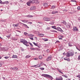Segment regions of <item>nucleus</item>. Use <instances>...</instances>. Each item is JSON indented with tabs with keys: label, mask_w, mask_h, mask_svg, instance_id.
<instances>
[{
	"label": "nucleus",
	"mask_w": 80,
	"mask_h": 80,
	"mask_svg": "<svg viewBox=\"0 0 80 80\" xmlns=\"http://www.w3.org/2000/svg\"><path fill=\"white\" fill-rule=\"evenodd\" d=\"M50 27H48L46 28V30H50Z\"/></svg>",
	"instance_id": "2f4dec72"
},
{
	"label": "nucleus",
	"mask_w": 80,
	"mask_h": 80,
	"mask_svg": "<svg viewBox=\"0 0 80 80\" xmlns=\"http://www.w3.org/2000/svg\"><path fill=\"white\" fill-rule=\"evenodd\" d=\"M56 42H58L59 43L60 42H59V41H57Z\"/></svg>",
	"instance_id": "69168bd1"
},
{
	"label": "nucleus",
	"mask_w": 80,
	"mask_h": 80,
	"mask_svg": "<svg viewBox=\"0 0 80 80\" xmlns=\"http://www.w3.org/2000/svg\"><path fill=\"white\" fill-rule=\"evenodd\" d=\"M41 67V66H40V65H39V66H38V67Z\"/></svg>",
	"instance_id": "0e129e2a"
},
{
	"label": "nucleus",
	"mask_w": 80,
	"mask_h": 80,
	"mask_svg": "<svg viewBox=\"0 0 80 80\" xmlns=\"http://www.w3.org/2000/svg\"><path fill=\"white\" fill-rule=\"evenodd\" d=\"M2 78H3V79H4V80L5 79V77H3Z\"/></svg>",
	"instance_id": "bf43d9fd"
},
{
	"label": "nucleus",
	"mask_w": 80,
	"mask_h": 80,
	"mask_svg": "<svg viewBox=\"0 0 80 80\" xmlns=\"http://www.w3.org/2000/svg\"><path fill=\"white\" fill-rule=\"evenodd\" d=\"M31 57V56L28 55L26 57V58H30Z\"/></svg>",
	"instance_id": "cd10ccee"
},
{
	"label": "nucleus",
	"mask_w": 80,
	"mask_h": 80,
	"mask_svg": "<svg viewBox=\"0 0 80 80\" xmlns=\"http://www.w3.org/2000/svg\"><path fill=\"white\" fill-rule=\"evenodd\" d=\"M7 38H10V36H6Z\"/></svg>",
	"instance_id": "37998d69"
},
{
	"label": "nucleus",
	"mask_w": 80,
	"mask_h": 80,
	"mask_svg": "<svg viewBox=\"0 0 80 80\" xmlns=\"http://www.w3.org/2000/svg\"><path fill=\"white\" fill-rule=\"evenodd\" d=\"M21 50L22 51H24V49L23 48H21Z\"/></svg>",
	"instance_id": "c03bdc74"
},
{
	"label": "nucleus",
	"mask_w": 80,
	"mask_h": 80,
	"mask_svg": "<svg viewBox=\"0 0 80 80\" xmlns=\"http://www.w3.org/2000/svg\"><path fill=\"white\" fill-rule=\"evenodd\" d=\"M72 30L74 32H77V31H78V28H77V27L75 26H74L73 27Z\"/></svg>",
	"instance_id": "f03ea898"
},
{
	"label": "nucleus",
	"mask_w": 80,
	"mask_h": 80,
	"mask_svg": "<svg viewBox=\"0 0 80 80\" xmlns=\"http://www.w3.org/2000/svg\"><path fill=\"white\" fill-rule=\"evenodd\" d=\"M30 49L31 50H35V49L34 48H30Z\"/></svg>",
	"instance_id": "b1692460"
},
{
	"label": "nucleus",
	"mask_w": 80,
	"mask_h": 80,
	"mask_svg": "<svg viewBox=\"0 0 80 80\" xmlns=\"http://www.w3.org/2000/svg\"><path fill=\"white\" fill-rule=\"evenodd\" d=\"M58 70V72H60L61 73H62V74H63V73L62 72V71L60 70V69H59V68H57Z\"/></svg>",
	"instance_id": "f3484780"
},
{
	"label": "nucleus",
	"mask_w": 80,
	"mask_h": 80,
	"mask_svg": "<svg viewBox=\"0 0 80 80\" xmlns=\"http://www.w3.org/2000/svg\"><path fill=\"white\" fill-rule=\"evenodd\" d=\"M23 43L24 45H26V46H28L27 45V43H28V42H27V41H26V40H24Z\"/></svg>",
	"instance_id": "423d86ee"
},
{
	"label": "nucleus",
	"mask_w": 80,
	"mask_h": 80,
	"mask_svg": "<svg viewBox=\"0 0 80 80\" xmlns=\"http://www.w3.org/2000/svg\"><path fill=\"white\" fill-rule=\"evenodd\" d=\"M12 58H18V57L16 55H13L12 56Z\"/></svg>",
	"instance_id": "6e6552de"
},
{
	"label": "nucleus",
	"mask_w": 80,
	"mask_h": 80,
	"mask_svg": "<svg viewBox=\"0 0 80 80\" xmlns=\"http://www.w3.org/2000/svg\"><path fill=\"white\" fill-rule=\"evenodd\" d=\"M66 80H71V79L69 78H68V79H67Z\"/></svg>",
	"instance_id": "5fc2aeb1"
},
{
	"label": "nucleus",
	"mask_w": 80,
	"mask_h": 80,
	"mask_svg": "<svg viewBox=\"0 0 80 80\" xmlns=\"http://www.w3.org/2000/svg\"><path fill=\"white\" fill-rule=\"evenodd\" d=\"M28 23H29L30 24H32V22H29Z\"/></svg>",
	"instance_id": "603ef678"
},
{
	"label": "nucleus",
	"mask_w": 80,
	"mask_h": 80,
	"mask_svg": "<svg viewBox=\"0 0 80 80\" xmlns=\"http://www.w3.org/2000/svg\"><path fill=\"white\" fill-rule=\"evenodd\" d=\"M77 8H78V10H80V7L79 6Z\"/></svg>",
	"instance_id": "a18cd8bd"
},
{
	"label": "nucleus",
	"mask_w": 80,
	"mask_h": 80,
	"mask_svg": "<svg viewBox=\"0 0 80 80\" xmlns=\"http://www.w3.org/2000/svg\"><path fill=\"white\" fill-rule=\"evenodd\" d=\"M58 11H53L52 12V14H55V13H57Z\"/></svg>",
	"instance_id": "a211bd4d"
},
{
	"label": "nucleus",
	"mask_w": 80,
	"mask_h": 80,
	"mask_svg": "<svg viewBox=\"0 0 80 80\" xmlns=\"http://www.w3.org/2000/svg\"><path fill=\"white\" fill-rule=\"evenodd\" d=\"M67 59H65V58H64V60H67Z\"/></svg>",
	"instance_id": "680f3d73"
},
{
	"label": "nucleus",
	"mask_w": 80,
	"mask_h": 80,
	"mask_svg": "<svg viewBox=\"0 0 80 80\" xmlns=\"http://www.w3.org/2000/svg\"><path fill=\"white\" fill-rule=\"evenodd\" d=\"M55 8V6H52L51 7V9H53Z\"/></svg>",
	"instance_id": "bb28decb"
},
{
	"label": "nucleus",
	"mask_w": 80,
	"mask_h": 80,
	"mask_svg": "<svg viewBox=\"0 0 80 80\" xmlns=\"http://www.w3.org/2000/svg\"><path fill=\"white\" fill-rule=\"evenodd\" d=\"M80 60V55H79L78 57V60Z\"/></svg>",
	"instance_id": "ea45409f"
},
{
	"label": "nucleus",
	"mask_w": 80,
	"mask_h": 80,
	"mask_svg": "<svg viewBox=\"0 0 80 80\" xmlns=\"http://www.w3.org/2000/svg\"><path fill=\"white\" fill-rule=\"evenodd\" d=\"M20 23H21V24H22V25H24L25 26V27H26V28H27V27L28 28H29V27H28V26H27V25L23 23H22L21 22H20Z\"/></svg>",
	"instance_id": "9b49d317"
},
{
	"label": "nucleus",
	"mask_w": 80,
	"mask_h": 80,
	"mask_svg": "<svg viewBox=\"0 0 80 80\" xmlns=\"http://www.w3.org/2000/svg\"><path fill=\"white\" fill-rule=\"evenodd\" d=\"M29 43L30 45H31V46H32V47H33V45L31 43L29 42Z\"/></svg>",
	"instance_id": "e433bc0d"
},
{
	"label": "nucleus",
	"mask_w": 80,
	"mask_h": 80,
	"mask_svg": "<svg viewBox=\"0 0 80 80\" xmlns=\"http://www.w3.org/2000/svg\"><path fill=\"white\" fill-rule=\"evenodd\" d=\"M56 29L58 31H59V32H63V31L62 29L59 27H58Z\"/></svg>",
	"instance_id": "7ed1b4c3"
},
{
	"label": "nucleus",
	"mask_w": 80,
	"mask_h": 80,
	"mask_svg": "<svg viewBox=\"0 0 80 80\" xmlns=\"http://www.w3.org/2000/svg\"><path fill=\"white\" fill-rule=\"evenodd\" d=\"M47 75L48 76L47 77H48V78H53L51 76H50L49 75Z\"/></svg>",
	"instance_id": "aec40b11"
},
{
	"label": "nucleus",
	"mask_w": 80,
	"mask_h": 80,
	"mask_svg": "<svg viewBox=\"0 0 80 80\" xmlns=\"http://www.w3.org/2000/svg\"><path fill=\"white\" fill-rule=\"evenodd\" d=\"M66 60L68 61V62H70V58L67 59Z\"/></svg>",
	"instance_id": "4c0bfd02"
},
{
	"label": "nucleus",
	"mask_w": 80,
	"mask_h": 80,
	"mask_svg": "<svg viewBox=\"0 0 80 80\" xmlns=\"http://www.w3.org/2000/svg\"><path fill=\"white\" fill-rule=\"evenodd\" d=\"M38 23H41V24H42V22H38Z\"/></svg>",
	"instance_id": "864d4df0"
},
{
	"label": "nucleus",
	"mask_w": 80,
	"mask_h": 80,
	"mask_svg": "<svg viewBox=\"0 0 80 80\" xmlns=\"http://www.w3.org/2000/svg\"><path fill=\"white\" fill-rule=\"evenodd\" d=\"M59 40H62L63 39L61 38H59Z\"/></svg>",
	"instance_id": "4d7b16f0"
},
{
	"label": "nucleus",
	"mask_w": 80,
	"mask_h": 80,
	"mask_svg": "<svg viewBox=\"0 0 80 80\" xmlns=\"http://www.w3.org/2000/svg\"><path fill=\"white\" fill-rule=\"evenodd\" d=\"M39 37H43L44 34H38Z\"/></svg>",
	"instance_id": "412c9836"
},
{
	"label": "nucleus",
	"mask_w": 80,
	"mask_h": 80,
	"mask_svg": "<svg viewBox=\"0 0 80 80\" xmlns=\"http://www.w3.org/2000/svg\"><path fill=\"white\" fill-rule=\"evenodd\" d=\"M0 67H2V64L0 63Z\"/></svg>",
	"instance_id": "338daca9"
},
{
	"label": "nucleus",
	"mask_w": 80,
	"mask_h": 80,
	"mask_svg": "<svg viewBox=\"0 0 80 80\" xmlns=\"http://www.w3.org/2000/svg\"><path fill=\"white\" fill-rule=\"evenodd\" d=\"M4 58L6 59H7V58H9V57L8 56H6L4 57Z\"/></svg>",
	"instance_id": "f704fd0d"
},
{
	"label": "nucleus",
	"mask_w": 80,
	"mask_h": 80,
	"mask_svg": "<svg viewBox=\"0 0 80 80\" xmlns=\"http://www.w3.org/2000/svg\"><path fill=\"white\" fill-rule=\"evenodd\" d=\"M29 38L31 39L32 40H33V38Z\"/></svg>",
	"instance_id": "79ce46f5"
},
{
	"label": "nucleus",
	"mask_w": 80,
	"mask_h": 80,
	"mask_svg": "<svg viewBox=\"0 0 80 80\" xmlns=\"http://www.w3.org/2000/svg\"><path fill=\"white\" fill-rule=\"evenodd\" d=\"M24 35H25L26 36H30V35L28 34L27 32H24Z\"/></svg>",
	"instance_id": "f8f14e48"
},
{
	"label": "nucleus",
	"mask_w": 80,
	"mask_h": 80,
	"mask_svg": "<svg viewBox=\"0 0 80 80\" xmlns=\"http://www.w3.org/2000/svg\"><path fill=\"white\" fill-rule=\"evenodd\" d=\"M26 17H29V18H31L32 17H33V16L28 15L26 16Z\"/></svg>",
	"instance_id": "6ab92c4d"
},
{
	"label": "nucleus",
	"mask_w": 80,
	"mask_h": 80,
	"mask_svg": "<svg viewBox=\"0 0 80 80\" xmlns=\"http://www.w3.org/2000/svg\"><path fill=\"white\" fill-rule=\"evenodd\" d=\"M52 58V57L51 56H49L46 59L47 61H49V60H51Z\"/></svg>",
	"instance_id": "39448f33"
},
{
	"label": "nucleus",
	"mask_w": 80,
	"mask_h": 80,
	"mask_svg": "<svg viewBox=\"0 0 80 80\" xmlns=\"http://www.w3.org/2000/svg\"><path fill=\"white\" fill-rule=\"evenodd\" d=\"M42 55H40L39 56V59H40L41 60L42 59Z\"/></svg>",
	"instance_id": "393cba45"
},
{
	"label": "nucleus",
	"mask_w": 80,
	"mask_h": 80,
	"mask_svg": "<svg viewBox=\"0 0 80 80\" xmlns=\"http://www.w3.org/2000/svg\"><path fill=\"white\" fill-rule=\"evenodd\" d=\"M36 66H37V65H34V66H32V67H36Z\"/></svg>",
	"instance_id": "13d9d810"
},
{
	"label": "nucleus",
	"mask_w": 80,
	"mask_h": 80,
	"mask_svg": "<svg viewBox=\"0 0 80 80\" xmlns=\"http://www.w3.org/2000/svg\"><path fill=\"white\" fill-rule=\"evenodd\" d=\"M5 2H2V3H1V4H5Z\"/></svg>",
	"instance_id": "3c124183"
},
{
	"label": "nucleus",
	"mask_w": 80,
	"mask_h": 80,
	"mask_svg": "<svg viewBox=\"0 0 80 80\" xmlns=\"http://www.w3.org/2000/svg\"><path fill=\"white\" fill-rule=\"evenodd\" d=\"M5 3H8V1H5L4 2Z\"/></svg>",
	"instance_id": "49530a36"
},
{
	"label": "nucleus",
	"mask_w": 80,
	"mask_h": 80,
	"mask_svg": "<svg viewBox=\"0 0 80 80\" xmlns=\"http://www.w3.org/2000/svg\"><path fill=\"white\" fill-rule=\"evenodd\" d=\"M61 38H63V37L62 36H61Z\"/></svg>",
	"instance_id": "e2e57ef3"
},
{
	"label": "nucleus",
	"mask_w": 80,
	"mask_h": 80,
	"mask_svg": "<svg viewBox=\"0 0 80 80\" xmlns=\"http://www.w3.org/2000/svg\"><path fill=\"white\" fill-rule=\"evenodd\" d=\"M69 47H72V44H69Z\"/></svg>",
	"instance_id": "8fccbe9b"
},
{
	"label": "nucleus",
	"mask_w": 80,
	"mask_h": 80,
	"mask_svg": "<svg viewBox=\"0 0 80 80\" xmlns=\"http://www.w3.org/2000/svg\"><path fill=\"white\" fill-rule=\"evenodd\" d=\"M66 56L67 57H70V53L68 52H67L66 53Z\"/></svg>",
	"instance_id": "1a4fd4ad"
},
{
	"label": "nucleus",
	"mask_w": 80,
	"mask_h": 80,
	"mask_svg": "<svg viewBox=\"0 0 80 80\" xmlns=\"http://www.w3.org/2000/svg\"><path fill=\"white\" fill-rule=\"evenodd\" d=\"M71 2H75V3L77 2V1L75 0H72V1H71Z\"/></svg>",
	"instance_id": "72a5a7b5"
},
{
	"label": "nucleus",
	"mask_w": 80,
	"mask_h": 80,
	"mask_svg": "<svg viewBox=\"0 0 80 80\" xmlns=\"http://www.w3.org/2000/svg\"><path fill=\"white\" fill-rule=\"evenodd\" d=\"M21 21H22V22H24V23H26L27 22H28L24 20H22Z\"/></svg>",
	"instance_id": "c85d7f7f"
},
{
	"label": "nucleus",
	"mask_w": 80,
	"mask_h": 80,
	"mask_svg": "<svg viewBox=\"0 0 80 80\" xmlns=\"http://www.w3.org/2000/svg\"><path fill=\"white\" fill-rule=\"evenodd\" d=\"M70 57H73L74 55V52H72L70 53Z\"/></svg>",
	"instance_id": "9d476101"
},
{
	"label": "nucleus",
	"mask_w": 80,
	"mask_h": 80,
	"mask_svg": "<svg viewBox=\"0 0 80 80\" xmlns=\"http://www.w3.org/2000/svg\"><path fill=\"white\" fill-rule=\"evenodd\" d=\"M36 8V7L35 6H33L32 7L30 8V10H35Z\"/></svg>",
	"instance_id": "2eb2a0df"
},
{
	"label": "nucleus",
	"mask_w": 80,
	"mask_h": 80,
	"mask_svg": "<svg viewBox=\"0 0 80 80\" xmlns=\"http://www.w3.org/2000/svg\"><path fill=\"white\" fill-rule=\"evenodd\" d=\"M24 40H25V39H21L20 40V42H21V43H23Z\"/></svg>",
	"instance_id": "a878e982"
},
{
	"label": "nucleus",
	"mask_w": 80,
	"mask_h": 80,
	"mask_svg": "<svg viewBox=\"0 0 80 80\" xmlns=\"http://www.w3.org/2000/svg\"><path fill=\"white\" fill-rule=\"evenodd\" d=\"M47 75L48 74H42V77H47L48 76Z\"/></svg>",
	"instance_id": "5701e85b"
},
{
	"label": "nucleus",
	"mask_w": 80,
	"mask_h": 80,
	"mask_svg": "<svg viewBox=\"0 0 80 80\" xmlns=\"http://www.w3.org/2000/svg\"><path fill=\"white\" fill-rule=\"evenodd\" d=\"M18 25H19V24L18 23L16 24H13V27H18Z\"/></svg>",
	"instance_id": "4be33fe9"
},
{
	"label": "nucleus",
	"mask_w": 80,
	"mask_h": 80,
	"mask_svg": "<svg viewBox=\"0 0 80 80\" xmlns=\"http://www.w3.org/2000/svg\"><path fill=\"white\" fill-rule=\"evenodd\" d=\"M56 80H63V78L62 77L60 76L59 78H56Z\"/></svg>",
	"instance_id": "0eeeda50"
},
{
	"label": "nucleus",
	"mask_w": 80,
	"mask_h": 80,
	"mask_svg": "<svg viewBox=\"0 0 80 80\" xmlns=\"http://www.w3.org/2000/svg\"><path fill=\"white\" fill-rule=\"evenodd\" d=\"M27 4L28 6H30L31 2H30V0L28 2H27Z\"/></svg>",
	"instance_id": "dca6fc26"
},
{
	"label": "nucleus",
	"mask_w": 80,
	"mask_h": 80,
	"mask_svg": "<svg viewBox=\"0 0 80 80\" xmlns=\"http://www.w3.org/2000/svg\"><path fill=\"white\" fill-rule=\"evenodd\" d=\"M77 77H78V78H80V75H78V76H77Z\"/></svg>",
	"instance_id": "a19ab883"
},
{
	"label": "nucleus",
	"mask_w": 80,
	"mask_h": 80,
	"mask_svg": "<svg viewBox=\"0 0 80 80\" xmlns=\"http://www.w3.org/2000/svg\"><path fill=\"white\" fill-rule=\"evenodd\" d=\"M12 68V70H15L16 71L18 70V68Z\"/></svg>",
	"instance_id": "ddd939ff"
},
{
	"label": "nucleus",
	"mask_w": 80,
	"mask_h": 80,
	"mask_svg": "<svg viewBox=\"0 0 80 80\" xmlns=\"http://www.w3.org/2000/svg\"><path fill=\"white\" fill-rule=\"evenodd\" d=\"M66 26L67 27V28H70V24H66Z\"/></svg>",
	"instance_id": "4468645a"
},
{
	"label": "nucleus",
	"mask_w": 80,
	"mask_h": 80,
	"mask_svg": "<svg viewBox=\"0 0 80 80\" xmlns=\"http://www.w3.org/2000/svg\"><path fill=\"white\" fill-rule=\"evenodd\" d=\"M2 0H0V3H2Z\"/></svg>",
	"instance_id": "6e6d98bb"
},
{
	"label": "nucleus",
	"mask_w": 80,
	"mask_h": 80,
	"mask_svg": "<svg viewBox=\"0 0 80 80\" xmlns=\"http://www.w3.org/2000/svg\"><path fill=\"white\" fill-rule=\"evenodd\" d=\"M52 28H54V29H55V30H56V29H57V28H56V27L55 26H52Z\"/></svg>",
	"instance_id": "7c9ffc66"
},
{
	"label": "nucleus",
	"mask_w": 80,
	"mask_h": 80,
	"mask_svg": "<svg viewBox=\"0 0 80 80\" xmlns=\"http://www.w3.org/2000/svg\"><path fill=\"white\" fill-rule=\"evenodd\" d=\"M44 40L45 42H46L47 41H48V39H44Z\"/></svg>",
	"instance_id": "c9c22d12"
},
{
	"label": "nucleus",
	"mask_w": 80,
	"mask_h": 80,
	"mask_svg": "<svg viewBox=\"0 0 80 80\" xmlns=\"http://www.w3.org/2000/svg\"><path fill=\"white\" fill-rule=\"evenodd\" d=\"M40 70H43L45 69V68H40Z\"/></svg>",
	"instance_id": "c756f323"
},
{
	"label": "nucleus",
	"mask_w": 80,
	"mask_h": 80,
	"mask_svg": "<svg viewBox=\"0 0 80 80\" xmlns=\"http://www.w3.org/2000/svg\"><path fill=\"white\" fill-rule=\"evenodd\" d=\"M33 43L34 45L36 46H37L38 45H37V43H35V42H33Z\"/></svg>",
	"instance_id": "473e14b6"
},
{
	"label": "nucleus",
	"mask_w": 80,
	"mask_h": 80,
	"mask_svg": "<svg viewBox=\"0 0 80 80\" xmlns=\"http://www.w3.org/2000/svg\"><path fill=\"white\" fill-rule=\"evenodd\" d=\"M50 50H49V49H48L47 50V52H50Z\"/></svg>",
	"instance_id": "09e8293b"
},
{
	"label": "nucleus",
	"mask_w": 80,
	"mask_h": 80,
	"mask_svg": "<svg viewBox=\"0 0 80 80\" xmlns=\"http://www.w3.org/2000/svg\"><path fill=\"white\" fill-rule=\"evenodd\" d=\"M38 58H34V59L36 60H38Z\"/></svg>",
	"instance_id": "de8ad7c7"
},
{
	"label": "nucleus",
	"mask_w": 80,
	"mask_h": 80,
	"mask_svg": "<svg viewBox=\"0 0 80 80\" xmlns=\"http://www.w3.org/2000/svg\"><path fill=\"white\" fill-rule=\"evenodd\" d=\"M29 1L31 3H39V2L37 0H29Z\"/></svg>",
	"instance_id": "f257e3e1"
},
{
	"label": "nucleus",
	"mask_w": 80,
	"mask_h": 80,
	"mask_svg": "<svg viewBox=\"0 0 80 80\" xmlns=\"http://www.w3.org/2000/svg\"><path fill=\"white\" fill-rule=\"evenodd\" d=\"M63 55H65V52H64L63 53Z\"/></svg>",
	"instance_id": "052dcab7"
},
{
	"label": "nucleus",
	"mask_w": 80,
	"mask_h": 80,
	"mask_svg": "<svg viewBox=\"0 0 80 80\" xmlns=\"http://www.w3.org/2000/svg\"><path fill=\"white\" fill-rule=\"evenodd\" d=\"M63 77H65V78H68V76H65V75H63Z\"/></svg>",
	"instance_id": "58836bf2"
},
{
	"label": "nucleus",
	"mask_w": 80,
	"mask_h": 80,
	"mask_svg": "<svg viewBox=\"0 0 80 80\" xmlns=\"http://www.w3.org/2000/svg\"><path fill=\"white\" fill-rule=\"evenodd\" d=\"M2 58V56H0V59H1Z\"/></svg>",
	"instance_id": "774afa93"
},
{
	"label": "nucleus",
	"mask_w": 80,
	"mask_h": 80,
	"mask_svg": "<svg viewBox=\"0 0 80 80\" xmlns=\"http://www.w3.org/2000/svg\"><path fill=\"white\" fill-rule=\"evenodd\" d=\"M43 19L45 21H50V18H48L47 17H44L43 18Z\"/></svg>",
	"instance_id": "20e7f679"
}]
</instances>
